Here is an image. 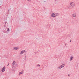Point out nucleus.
I'll return each mask as SVG.
<instances>
[{"label":"nucleus","mask_w":79,"mask_h":79,"mask_svg":"<svg viewBox=\"0 0 79 79\" xmlns=\"http://www.w3.org/2000/svg\"><path fill=\"white\" fill-rule=\"evenodd\" d=\"M8 65H10V64H8Z\"/></svg>","instance_id":"17"},{"label":"nucleus","mask_w":79,"mask_h":79,"mask_svg":"<svg viewBox=\"0 0 79 79\" xmlns=\"http://www.w3.org/2000/svg\"><path fill=\"white\" fill-rule=\"evenodd\" d=\"M66 66L65 64H63L61 65H60L59 66H58L57 67V69H61L62 68H63V67H64Z\"/></svg>","instance_id":"3"},{"label":"nucleus","mask_w":79,"mask_h":79,"mask_svg":"<svg viewBox=\"0 0 79 79\" xmlns=\"http://www.w3.org/2000/svg\"><path fill=\"white\" fill-rule=\"evenodd\" d=\"M5 69H6V68H5V67H3L2 69V72H4L5 71Z\"/></svg>","instance_id":"5"},{"label":"nucleus","mask_w":79,"mask_h":79,"mask_svg":"<svg viewBox=\"0 0 79 79\" xmlns=\"http://www.w3.org/2000/svg\"><path fill=\"white\" fill-rule=\"evenodd\" d=\"M70 5L72 7H74L76 6V4L75 3L73 2H70L69 3Z\"/></svg>","instance_id":"2"},{"label":"nucleus","mask_w":79,"mask_h":79,"mask_svg":"<svg viewBox=\"0 0 79 79\" xmlns=\"http://www.w3.org/2000/svg\"><path fill=\"white\" fill-rule=\"evenodd\" d=\"M19 48V47H15L13 48V50H16Z\"/></svg>","instance_id":"4"},{"label":"nucleus","mask_w":79,"mask_h":79,"mask_svg":"<svg viewBox=\"0 0 79 79\" xmlns=\"http://www.w3.org/2000/svg\"><path fill=\"white\" fill-rule=\"evenodd\" d=\"M25 52V50H22L20 52V55H23L24 52Z\"/></svg>","instance_id":"6"},{"label":"nucleus","mask_w":79,"mask_h":79,"mask_svg":"<svg viewBox=\"0 0 79 79\" xmlns=\"http://www.w3.org/2000/svg\"><path fill=\"white\" fill-rule=\"evenodd\" d=\"M37 66H39V67H40V65L39 64L37 65Z\"/></svg>","instance_id":"13"},{"label":"nucleus","mask_w":79,"mask_h":79,"mask_svg":"<svg viewBox=\"0 0 79 79\" xmlns=\"http://www.w3.org/2000/svg\"><path fill=\"white\" fill-rule=\"evenodd\" d=\"M24 73V71L23 70H22L19 73V75H20V74H22Z\"/></svg>","instance_id":"7"},{"label":"nucleus","mask_w":79,"mask_h":79,"mask_svg":"<svg viewBox=\"0 0 79 79\" xmlns=\"http://www.w3.org/2000/svg\"><path fill=\"white\" fill-rule=\"evenodd\" d=\"M68 76L69 77L70 76H71V74H69Z\"/></svg>","instance_id":"14"},{"label":"nucleus","mask_w":79,"mask_h":79,"mask_svg":"<svg viewBox=\"0 0 79 79\" xmlns=\"http://www.w3.org/2000/svg\"><path fill=\"white\" fill-rule=\"evenodd\" d=\"M25 57H26V56L25 55Z\"/></svg>","instance_id":"16"},{"label":"nucleus","mask_w":79,"mask_h":79,"mask_svg":"<svg viewBox=\"0 0 79 79\" xmlns=\"http://www.w3.org/2000/svg\"><path fill=\"white\" fill-rule=\"evenodd\" d=\"M73 56H72L71 57H70L69 60L70 61H71L72 60H73Z\"/></svg>","instance_id":"9"},{"label":"nucleus","mask_w":79,"mask_h":79,"mask_svg":"<svg viewBox=\"0 0 79 79\" xmlns=\"http://www.w3.org/2000/svg\"><path fill=\"white\" fill-rule=\"evenodd\" d=\"M71 41L70 40V42H71Z\"/></svg>","instance_id":"18"},{"label":"nucleus","mask_w":79,"mask_h":79,"mask_svg":"<svg viewBox=\"0 0 79 79\" xmlns=\"http://www.w3.org/2000/svg\"><path fill=\"white\" fill-rule=\"evenodd\" d=\"M65 45H66V44H65Z\"/></svg>","instance_id":"15"},{"label":"nucleus","mask_w":79,"mask_h":79,"mask_svg":"<svg viewBox=\"0 0 79 79\" xmlns=\"http://www.w3.org/2000/svg\"><path fill=\"white\" fill-rule=\"evenodd\" d=\"M73 17H76V14H73L72 15Z\"/></svg>","instance_id":"10"},{"label":"nucleus","mask_w":79,"mask_h":79,"mask_svg":"<svg viewBox=\"0 0 79 79\" xmlns=\"http://www.w3.org/2000/svg\"><path fill=\"white\" fill-rule=\"evenodd\" d=\"M67 7L69 9H72V6H69Z\"/></svg>","instance_id":"8"},{"label":"nucleus","mask_w":79,"mask_h":79,"mask_svg":"<svg viewBox=\"0 0 79 79\" xmlns=\"http://www.w3.org/2000/svg\"><path fill=\"white\" fill-rule=\"evenodd\" d=\"M15 61H14L12 63V66H15Z\"/></svg>","instance_id":"11"},{"label":"nucleus","mask_w":79,"mask_h":79,"mask_svg":"<svg viewBox=\"0 0 79 79\" xmlns=\"http://www.w3.org/2000/svg\"><path fill=\"white\" fill-rule=\"evenodd\" d=\"M7 31H8V32H10V28H8L7 29Z\"/></svg>","instance_id":"12"},{"label":"nucleus","mask_w":79,"mask_h":79,"mask_svg":"<svg viewBox=\"0 0 79 79\" xmlns=\"http://www.w3.org/2000/svg\"><path fill=\"white\" fill-rule=\"evenodd\" d=\"M60 14L56 13H52L51 15V17H52V18H53L54 17H56V16H58Z\"/></svg>","instance_id":"1"}]
</instances>
